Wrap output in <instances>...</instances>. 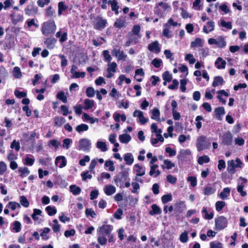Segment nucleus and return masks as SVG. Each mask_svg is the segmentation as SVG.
I'll return each instance as SVG.
<instances>
[{"label": "nucleus", "instance_id": "4c0bfd02", "mask_svg": "<svg viewBox=\"0 0 248 248\" xmlns=\"http://www.w3.org/2000/svg\"><path fill=\"white\" fill-rule=\"evenodd\" d=\"M13 76L15 78H20L22 76V73L20 68L18 66H16L13 69Z\"/></svg>", "mask_w": 248, "mask_h": 248}, {"label": "nucleus", "instance_id": "3c124183", "mask_svg": "<svg viewBox=\"0 0 248 248\" xmlns=\"http://www.w3.org/2000/svg\"><path fill=\"white\" fill-rule=\"evenodd\" d=\"M37 8L36 7L30 9L29 7H28L25 9V14L28 16L35 15L37 13Z\"/></svg>", "mask_w": 248, "mask_h": 248}, {"label": "nucleus", "instance_id": "39448f33", "mask_svg": "<svg viewBox=\"0 0 248 248\" xmlns=\"http://www.w3.org/2000/svg\"><path fill=\"white\" fill-rule=\"evenodd\" d=\"M91 147V140L87 138H83L79 140L77 149L78 150L88 152L90 151Z\"/></svg>", "mask_w": 248, "mask_h": 248}, {"label": "nucleus", "instance_id": "aec40b11", "mask_svg": "<svg viewBox=\"0 0 248 248\" xmlns=\"http://www.w3.org/2000/svg\"><path fill=\"white\" fill-rule=\"evenodd\" d=\"M215 23L212 21H208L206 23V25L203 28V31L205 33H208L214 30Z\"/></svg>", "mask_w": 248, "mask_h": 248}, {"label": "nucleus", "instance_id": "58836bf2", "mask_svg": "<svg viewBox=\"0 0 248 248\" xmlns=\"http://www.w3.org/2000/svg\"><path fill=\"white\" fill-rule=\"evenodd\" d=\"M108 67L107 68L108 72H112V73H114L116 72V68L117 67V64L115 62H108Z\"/></svg>", "mask_w": 248, "mask_h": 248}, {"label": "nucleus", "instance_id": "20e7f679", "mask_svg": "<svg viewBox=\"0 0 248 248\" xmlns=\"http://www.w3.org/2000/svg\"><path fill=\"white\" fill-rule=\"evenodd\" d=\"M215 229L217 231H221L227 227L228 220L224 216H221L217 217L215 220Z\"/></svg>", "mask_w": 248, "mask_h": 248}, {"label": "nucleus", "instance_id": "603ef678", "mask_svg": "<svg viewBox=\"0 0 248 248\" xmlns=\"http://www.w3.org/2000/svg\"><path fill=\"white\" fill-rule=\"evenodd\" d=\"M46 210L49 216H53L57 213V210L54 207L48 206L46 208Z\"/></svg>", "mask_w": 248, "mask_h": 248}, {"label": "nucleus", "instance_id": "6e6552de", "mask_svg": "<svg viewBox=\"0 0 248 248\" xmlns=\"http://www.w3.org/2000/svg\"><path fill=\"white\" fill-rule=\"evenodd\" d=\"M196 147L199 151H202L207 148L205 137L201 136L198 137L196 142Z\"/></svg>", "mask_w": 248, "mask_h": 248}, {"label": "nucleus", "instance_id": "bf43d9fd", "mask_svg": "<svg viewBox=\"0 0 248 248\" xmlns=\"http://www.w3.org/2000/svg\"><path fill=\"white\" fill-rule=\"evenodd\" d=\"M225 205V202L223 201H217L216 203V209L217 211L219 212Z\"/></svg>", "mask_w": 248, "mask_h": 248}, {"label": "nucleus", "instance_id": "dca6fc26", "mask_svg": "<svg viewBox=\"0 0 248 248\" xmlns=\"http://www.w3.org/2000/svg\"><path fill=\"white\" fill-rule=\"evenodd\" d=\"M103 190L107 196H110L115 193L116 188L112 185H107L104 186Z\"/></svg>", "mask_w": 248, "mask_h": 248}, {"label": "nucleus", "instance_id": "ea45409f", "mask_svg": "<svg viewBox=\"0 0 248 248\" xmlns=\"http://www.w3.org/2000/svg\"><path fill=\"white\" fill-rule=\"evenodd\" d=\"M89 129V126L87 124H81L78 125L76 127V130L78 132L80 133L83 131H87Z\"/></svg>", "mask_w": 248, "mask_h": 248}, {"label": "nucleus", "instance_id": "4468645a", "mask_svg": "<svg viewBox=\"0 0 248 248\" xmlns=\"http://www.w3.org/2000/svg\"><path fill=\"white\" fill-rule=\"evenodd\" d=\"M55 163L56 166H58L60 168H62L66 166L67 161L65 156L61 155L57 156L55 161Z\"/></svg>", "mask_w": 248, "mask_h": 248}, {"label": "nucleus", "instance_id": "13d9d810", "mask_svg": "<svg viewBox=\"0 0 248 248\" xmlns=\"http://www.w3.org/2000/svg\"><path fill=\"white\" fill-rule=\"evenodd\" d=\"M162 78L164 80L169 82L172 80V77L171 74H170L169 72L166 71L162 75Z\"/></svg>", "mask_w": 248, "mask_h": 248}, {"label": "nucleus", "instance_id": "2eb2a0df", "mask_svg": "<svg viewBox=\"0 0 248 248\" xmlns=\"http://www.w3.org/2000/svg\"><path fill=\"white\" fill-rule=\"evenodd\" d=\"M140 27L139 25H135L131 31V32L129 33L128 36L135 35L134 37L136 38V39H139L141 37V35L140 34Z\"/></svg>", "mask_w": 248, "mask_h": 248}, {"label": "nucleus", "instance_id": "c85d7f7f", "mask_svg": "<svg viewBox=\"0 0 248 248\" xmlns=\"http://www.w3.org/2000/svg\"><path fill=\"white\" fill-rule=\"evenodd\" d=\"M151 112H152V114L151 118L152 119L155 120L157 121L160 122L159 110L157 108H154L152 110Z\"/></svg>", "mask_w": 248, "mask_h": 248}, {"label": "nucleus", "instance_id": "49530a36", "mask_svg": "<svg viewBox=\"0 0 248 248\" xmlns=\"http://www.w3.org/2000/svg\"><path fill=\"white\" fill-rule=\"evenodd\" d=\"M210 161V158L207 155H203L199 157L198 162L200 165L208 163Z\"/></svg>", "mask_w": 248, "mask_h": 248}, {"label": "nucleus", "instance_id": "37998d69", "mask_svg": "<svg viewBox=\"0 0 248 248\" xmlns=\"http://www.w3.org/2000/svg\"><path fill=\"white\" fill-rule=\"evenodd\" d=\"M126 22L124 20L122 19H117L114 23V26L117 28H121L125 27Z\"/></svg>", "mask_w": 248, "mask_h": 248}, {"label": "nucleus", "instance_id": "e2e57ef3", "mask_svg": "<svg viewBox=\"0 0 248 248\" xmlns=\"http://www.w3.org/2000/svg\"><path fill=\"white\" fill-rule=\"evenodd\" d=\"M95 91L93 87H88L86 91V95L89 97H93L95 94Z\"/></svg>", "mask_w": 248, "mask_h": 248}, {"label": "nucleus", "instance_id": "9b49d317", "mask_svg": "<svg viewBox=\"0 0 248 248\" xmlns=\"http://www.w3.org/2000/svg\"><path fill=\"white\" fill-rule=\"evenodd\" d=\"M133 171L137 176H142L145 174V168L143 166L136 164L133 166Z\"/></svg>", "mask_w": 248, "mask_h": 248}, {"label": "nucleus", "instance_id": "6ab92c4d", "mask_svg": "<svg viewBox=\"0 0 248 248\" xmlns=\"http://www.w3.org/2000/svg\"><path fill=\"white\" fill-rule=\"evenodd\" d=\"M226 62L221 57H218L215 62L216 67L218 69H223L225 68Z\"/></svg>", "mask_w": 248, "mask_h": 248}, {"label": "nucleus", "instance_id": "0e129e2a", "mask_svg": "<svg viewBox=\"0 0 248 248\" xmlns=\"http://www.w3.org/2000/svg\"><path fill=\"white\" fill-rule=\"evenodd\" d=\"M103 55L105 61L109 62L112 60V58L109 54V51L107 50H105L103 52Z\"/></svg>", "mask_w": 248, "mask_h": 248}, {"label": "nucleus", "instance_id": "f3484780", "mask_svg": "<svg viewBox=\"0 0 248 248\" xmlns=\"http://www.w3.org/2000/svg\"><path fill=\"white\" fill-rule=\"evenodd\" d=\"M158 166L156 164H153L150 165V170L149 175L154 177H156L160 174V171L158 169Z\"/></svg>", "mask_w": 248, "mask_h": 248}, {"label": "nucleus", "instance_id": "f8f14e48", "mask_svg": "<svg viewBox=\"0 0 248 248\" xmlns=\"http://www.w3.org/2000/svg\"><path fill=\"white\" fill-rule=\"evenodd\" d=\"M112 53L113 56L117 58L118 61L124 60L127 57L123 51L118 48H114L112 51Z\"/></svg>", "mask_w": 248, "mask_h": 248}, {"label": "nucleus", "instance_id": "5701e85b", "mask_svg": "<svg viewBox=\"0 0 248 248\" xmlns=\"http://www.w3.org/2000/svg\"><path fill=\"white\" fill-rule=\"evenodd\" d=\"M162 34L163 36L168 38H170L172 37L170 28L168 24H165L164 25V28L163 30Z\"/></svg>", "mask_w": 248, "mask_h": 248}, {"label": "nucleus", "instance_id": "7ed1b4c3", "mask_svg": "<svg viewBox=\"0 0 248 248\" xmlns=\"http://www.w3.org/2000/svg\"><path fill=\"white\" fill-rule=\"evenodd\" d=\"M227 171L229 173L233 174L235 172L236 168H242L243 163L239 158H236L235 160H229L227 162Z\"/></svg>", "mask_w": 248, "mask_h": 248}, {"label": "nucleus", "instance_id": "4be33fe9", "mask_svg": "<svg viewBox=\"0 0 248 248\" xmlns=\"http://www.w3.org/2000/svg\"><path fill=\"white\" fill-rule=\"evenodd\" d=\"M222 142L226 145H231L232 142V135L230 132L224 134L223 136Z\"/></svg>", "mask_w": 248, "mask_h": 248}, {"label": "nucleus", "instance_id": "09e8293b", "mask_svg": "<svg viewBox=\"0 0 248 248\" xmlns=\"http://www.w3.org/2000/svg\"><path fill=\"white\" fill-rule=\"evenodd\" d=\"M105 167L108 168V170L110 171H113L115 170L114 163L112 161H106L105 163Z\"/></svg>", "mask_w": 248, "mask_h": 248}, {"label": "nucleus", "instance_id": "0eeeda50", "mask_svg": "<svg viewBox=\"0 0 248 248\" xmlns=\"http://www.w3.org/2000/svg\"><path fill=\"white\" fill-rule=\"evenodd\" d=\"M247 179L245 178L241 177L239 179V182L237 186V190L242 197H244L247 195V192L243 190V188L244 187L245 185L247 183Z\"/></svg>", "mask_w": 248, "mask_h": 248}, {"label": "nucleus", "instance_id": "473e14b6", "mask_svg": "<svg viewBox=\"0 0 248 248\" xmlns=\"http://www.w3.org/2000/svg\"><path fill=\"white\" fill-rule=\"evenodd\" d=\"M84 103L85 106L84 107V109L85 110H88L92 108L94 105V101L93 100H90L89 99H86L84 100Z\"/></svg>", "mask_w": 248, "mask_h": 248}, {"label": "nucleus", "instance_id": "c756f323", "mask_svg": "<svg viewBox=\"0 0 248 248\" xmlns=\"http://www.w3.org/2000/svg\"><path fill=\"white\" fill-rule=\"evenodd\" d=\"M202 213L204 218L206 219L210 220L213 218L214 214L213 212H210L209 213L207 211V209L206 207H203Z\"/></svg>", "mask_w": 248, "mask_h": 248}, {"label": "nucleus", "instance_id": "a211bd4d", "mask_svg": "<svg viewBox=\"0 0 248 248\" xmlns=\"http://www.w3.org/2000/svg\"><path fill=\"white\" fill-rule=\"evenodd\" d=\"M107 24V20L101 17L97 18V22L94 25V29L96 30H102L104 29Z\"/></svg>", "mask_w": 248, "mask_h": 248}, {"label": "nucleus", "instance_id": "cd10ccee", "mask_svg": "<svg viewBox=\"0 0 248 248\" xmlns=\"http://www.w3.org/2000/svg\"><path fill=\"white\" fill-rule=\"evenodd\" d=\"M231 190L229 187L224 188L219 194V196L222 200H226L230 194Z\"/></svg>", "mask_w": 248, "mask_h": 248}, {"label": "nucleus", "instance_id": "1a4fd4ad", "mask_svg": "<svg viewBox=\"0 0 248 248\" xmlns=\"http://www.w3.org/2000/svg\"><path fill=\"white\" fill-rule=\"evenodd\" d=\"M210 45L215 44L219 47H224L226 46V42L222 37H219L217 39L214 38H210L208 40Z\"/></svg>", "mask_w": 248, "mask_h": 248}, {"label": "nucleus", "instance_id": "680f3d73", "mask_svg": "<svg viewBox=\"0 0 248 248\" xmlns=\"http://www.w3.org/2000/svg\"><path fill=\"white\" fill-rule=\"evenodd\" d=\"M185 60L188 61L189 63L191 64L194 63L196 62V60L194 58L192 54L188 53L185 56Z\"/></svg>", "mask_w": 248, "mask_h": 248}, {"label": "nucleus", "instance_id": "b1692460", "mask_svg": "<svg viewBox=\"0 0 248 248\" xmlns=\"http://www.w3.org/2000/svg\"><path fill=\"white\" fill-rule=\"evenodd\" d=\"M119 140L121 143L126 144L131 140V137L129 135L124 133L119 136Z\"/></svg>", "mask_w": 248, "mask_h": 248}, {"label": "nucleus", "instance_id": "f03ea898", "mask_svg": "<svg viewBox=\"0 0 248 248\" xmlns=\"http://www.w3.org/2000/svg\"><path fill=\"white\" fill-rule=\"evenodd\" d=\"M129 168H126L120 173V175L115 176L114 178L115 183L117 185L120 183V186H123V183L127 180H130Z\"/></svg>", "mask_w": 248, "mask_h": 248}, {"label": "nucleus", "instance_id": "e433bc0d", "mask_svg": "<svg viewBox=\"0 0 248 248\" xmlns=\"http://www.w3.org/2000/svg\"><path fill=\"white\" fill-rule=\"evenodd\" d=\"M191 155V151L189 149H185L181 150L179 155H178V157L179 158H181L182 159H184L186 156H189Z\"/></svg>", "mask_w": 248, "mask_h": 248}, {"label": "nucleus", "instance_id": "de8ad7c7", "mask_svg": "<svg viewBox=\"0 0 248 248\" xmlns=\"http://www.w3.org/2000/svg\"><path fill=\"white\" fill-rule=\"evenodd\" d=\"M172 200V196L170 193L164 195L161 197L162 202L164 204H165L170 201H171Z\"/></svg>", "mask_w": 248, "mask_h": 248}, {"label": "nucleus", "instance_id": "f704fd0d", "mask_svg": "<svg viewBox=\"0 0 248 248\" xmlns=\"http://www.w3.org/2000/svg\"><path fill=\"white\" fill-rule=\"evenodd\" d=\"M215 112L216 116L218 120H221V117L224 115L225 113L224 108L222 107L217 108L215 109Z\"/></svg>", "mask_w": 248, "mask_h": 248}, {"label": "nucleus", "instance_id": "69168bd1", "mask_svg": "<svg viewBox=\"0 0 248 248\" xmlns=\"http://www.w3.org/2000/svg\"><path fill=\"white\" fill-rule=\"evenodd\" d=\"M7 166L3 161H0V175H3L6 171Z\"/></svg>", "mask_w": 248, "mask_h": 248}, {"label": "nucleus", "instance_id": "052dcab7", "mask_svg": "<svg viewBox=\"0 0 248 248\" xmlns=\"http://www.w3.org/2000/svg\"><path fill=\"white\" fill-rule=\"evenodd\" d=\"M67 7L62 1H61L58 4V14L61 15L62 12L66 10Z\"/></svg>", "mask_w": 248, "mask_h": 248}, {"label": "nucleus", "instance_id": "5fc2aeb1", "mask_svg": "<svg viewBox=\"0 0 248 248\" xmlns=\"http://www.w3.org/2000/svg\"><path fill=\"white\" fill-rule=\"evenodd\" d=\"M20 203L24 207H28L29 206V202L24 196L20 197Z\"/></svg>", "mask_w": 248, "mask_h": 248}, {"label": "nucleus", "instance_id": "7c9ffc66", "mask_svg": "<svg viewBox=\"0 0 248 248\" xmlns=\"http://www.w3.org/2000/svg\"><path fill=\"white\" fill-rule=\"evenodd\" d=\"M66 120L64 118L62 117H56L54 119V123L55 125L57 126H61L65 122Z\"/></svg>", "mask_w": 248, "mask_h": 248}, {"label": "nucleus", "instance_id": "338daca9", "mask_svg": "<svg viewBox=\"0 0 248 248\" xmlns=\"http://www.w3.org/2000/svg\"><path fill=\"white\" fill-rule=\"evenodd\" d=\"M203 119V117L200 115H199L196 117L195 121L196 123L195 124L198 129H200L202 127V124L201 121Z\"/></svg>", "mask_w": 248, "mask_h": 248}, {"label": "nucleus", "instance_id": "a878e982", "mask_svg": "<svg viewBox=\"0 0 248 248\" xmlns=\"http://www.w3.org/2000/svg\"><path fill=\"white\" fill-rule=\"evenodd\" d=\"M14 3V0H5L3 3L0 2V11L2 9V8L5 10L11 7Z\"/></svg>", "mask_w": 248, "mask_h": 248}, {"label": "nucleus", "instance_id": "393cba45", "mask_svg": "<svg viewBox=\"0 0 248 248\" xmlns=\"http://www.w3.org/2000/svg\"><path fill=\"white\" fill-rule=\"evenodd\" d=\"M96 147L102 152H106L108 150L107 145L105 141L98 140L96 143Z\"/></svg>", "mask_w": 248, "mask_h": 248}, {"label": "nucleus", "instance_id": "412c9836", "mask_svg": "<svg viewBox=\"0 0 248 248\" xmlns=\"http://www.w3.org/2000/svg\"><path fill=\"white\" fill-rule=\"evenodd\" d=\"M56 43L57 40L54 38H47L44 42L45 44L48 49L54 48Z\"/></svg>", "mask_w": 248, "mask_h": 248}, {"label": "nucleus", "instance_id": "8fccbe9b", "mask_svg": "<svg viewBox=\"0 0 248 248\" xmlns=\"http://www.w3.org/2000/svg\"><path fill=\"white\" fill-rule=\"evenodd\" d=\"M10 148L11 149H15L16 152H18L20 149V143L15 140L11 143Z\"/></svg>", "mask_w": 248, "mask_h": 248}, {"label": "nucleus", "instance_id": "9d476101", "mask_svg": "<svg viewBox=\"0 0 248 248\" xmlns=\"http://www.w3.org/2000/svg\"><path fill=\"white\" fill-rule=\"evenodd\" d=\"M133 116L134 117H138L139 118V122L141 124H144L148 121V119L144 117L143 113L141 110H135L133 112Z\"/></svg>", "mask_w": 248, "mask_h": 248}, {"label": "nucleus", "instance_id": "4d7b16f0", "mask_svg": "<svg viewBox=\"0 0 248 248\" xmlns=\"http://www.w3.org/2000/svg\"><path fill=\"white\" fill-rule=\"evenodd\" d=\"M97 241L101 246H104L107 244V239L105 236H103V235L99 234L97 237Z\"/></svg>", "mask_w": 248, "mask_h": 248}, {"label": "nucleus", "instance_id": "f257e3e1", "mask_svg": "<svg viewBox=\"0 0 248 248\" xmlns=\"http://www.w3.org/2000/svg\"><path fill=\"white\" fill-rule=\"evenodd\" d=\"M57 26L54 21L48 20L43 23L41 27V32L45 36L53 34L55 32Z\"/></svg>", "mask_w": 248, "mask_h": 248}, {"label": "nucleus", "instance_id": "a18cd8bd", "mask_svg": "<svg viewBox=\"0 0 248 248\" xmlns=\"http://www.w3.org/2000/svg\"><path fill=\"white\" fill-rule=\"evenodd\" d=\"M202 40L200 38H196L194 41L191 42V46L192 47H196L201 46L202 45Z\"/></svg>", "mask_w": 248, "mask_h": 248}, {"label": "nucleus", "instance_id": "79ce46f5", "mask_svg": "<svg viewBox=\"0 0 248 248\" xmlns=\"http://www.w3.org/2000/svg\"><path fill=\"white\" fill-rule=\"evenodd\" d=\"M70 190L74 195H78L81 192V188L76 185H71L70 186Z\"/></svg>", "mask_w": 248, "mask_h": 248}, {"label": "nucleus", "instance_id": "bb28decb", "mask_svg": "<svg viewBox=\"0 0 248 248\" xmlns=\"http://www.w3.org/2000/svg\"><path fill=\"white\" fill-rule=\"evenodd\" d=\"M124 160L128 165H131L134 162V157L131 153H128L124 155Z\"/></svg>", "mask_w": 248, "mask_h": 248}, {"label": "nucleus", "instance_id": "2f4dec72", "mask_svg": "<svg viewBox=\"0 0 248 248\" xmlns=\"http://www.w3.org/2000/svg\"><path fill=\"white\" fill-rule=\"evenodd\" d=\"M224 80L221 77L217 76L214 78V81L212 83L213 87H217L223 84Z\"/></svg>", "mask_w": 248, "mask_h": 248}, {"label": "nucleus", "instance_id": "864d4df0", "mask_svg": "<svg viewBox=\"0 0 248 248\" xmlns=\"http://www.w3.org/2000/svg\"><path fill=\"white\" fill-rule=\"evenodd\" d=\"M53 224L52 225V228L53 231L55 232H58L60 230V225L58 223V221L55 219L53 220Z\"/></svg>", "mask_w": 248, "mask_h": 248}, {"label": "nucleus", "instance_id": "6e6d98bb", "mask_svg": "<svg viewBox=\"0 0 248 248\" xmlns=\"http://www.w3.org/2000/svg\"><path fill=\"white\" fill-rule=\"evenodd\" d=\"M57 97L62 102L65 103L67 102V99L63 92H60L57 94Z\"/></svg>", "mask_w": 248, "mask_h": 248}, {"label": "nucleus", "instance_id": "c9c22d12", "mask_svg": "<svg viewBox=\"0 0 248 248\" xmlns=\"http://www.w3.org/2000/svg\"><path fill=\"white\" fill-rule=\"evenodd\" d=\"M161 213V210L156 204H154L152 205V210L150 211L151 215L160 214Z\"/></svg>", "mask_w": 248, "mask_h": 248}, {"label": "nucleus", "instance_id": "72a5a7b5", "mask_svg": "<svg viewBox=\"0 0 248 248\" xmlns=\"http://www.w3.org/2000/svg\"><path fill=\"white\" fill-rule=\"evenodd\" d=\"M108 3L111 5V10L113 11H115V14L116 15L118 14V10L119 9V6L118 5V2L116 0H108Z\"/></svg>", "mask_w": 248, "mask_h": 248}, {"label": "nucleus", "instance_id": "c03bdc74", "mask_svg": "<svg viewBox=\"0 0 248 248\" xmlns=\"http://www.w3.org/2000/svg\"><path fill=\"white\" fill-rule=\"evenodd\" d=\"M20 204L15 202H10L7 205L6 207L11 209L12 210H15L16 208H20Z\"/></svg>", "mask_w": 248, "mask_h": 248}, {"label": "nucleus", "instance_id": "774afa93", "mask_svg": "<svg viewBox=\"0 0 248 248\" xmlns=\"http://www.w3.org/2000/svg\"><path fill=\"white\" fill-rule=\"evenodd\" d=\"M210 246V248H222V243L218 242H211Z\"/></svg>", "mask_w": 248, "mask_h": 248}, {"label": "nucleus", "instance_id": "ddd939ff", "mask_svg": "<svg viewBox=\"0 0 248 248\" xmlns=\"http://www.w3.org/2000/svg\"><path fill=\"white\" fill-rule=\"evenodd\" d=\"M148 49L151 52L158 53L160 51V47L158 42L155 41L148 45Z\"/></svg>", "mask_w": 248, "mask_h": 248}, {"label": "nucleus", "instance_id": "a19ab883", "mask_svg": "<svg viewBox=\"0 0 248 248\" xmlns=\"http://www.w3.org/2000/svg\"><path fill=\"white\" fill-rule=\"evenodd\" d=\"M18 172L20 173V176L21 177H26L30 172L28 168L26 167L19 168L18 169Z\"/></svg>", "mask_w": 248, "mask_h": 248}, {"label": "nucleus", "instance_id": "423d86ee", "mask_svg": "<svg viewBox=\"0 0 248 248\" xmlns=\"http://www.w3.org/2000/svg\"><path fill=\"white\" fill-rule=\"evenodd\" d=\"M113 227L111 225H103L99 227L97 230V233L100 235H108L113 230Z\"/></svg>", "mask_w": 248, "mask_h": 248}]
</instances>
